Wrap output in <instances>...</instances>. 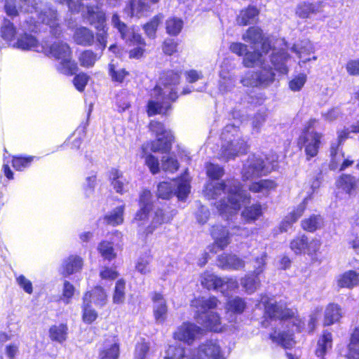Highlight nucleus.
<instances>
[{"label": "nucleus", "mask_w": 359, "mask_h": 359, "mask_svg": "<svg viewBox=\"0 0 359 359\" xmlns=\"http://www.w3.org/2000/svg\"><path fill=\"white\" fill-rule=\"evenodd\" d=\"M206 170L207 175L212 180H217L224 175L223 168L213 163H208ZM204 191L207 197L212 199L222 195H224V197L226 196V200L223 198L216 205L221 215L226 213L231 215L241 208L243 195L240 183L237 180H232L226 183L211 181L206 184Z\"/></svg>", "instance_id": "1"}, {"label": "nucleus", "mask_w": 359, "mask_h": 359, "mask_svg": "<svg viewBox=\"0 0 359 359\" xmlns=\"http://www.w3.org/2000/svg\"><path fill=\"white\" fill-rule=\"evenodd\" d=\"M180 74L169 70L161 74L158 84L151 90L147 104L149 116L166 114L171 109V103L177 98Z\"/></svg>", "instance_id": "2"}, {"label": "nucleus", "mask_w": 359, "mask_h": 359, "mask_svg": "<svg viewBox=\"0 0 359 359\" xmlns=\"http://www.w3.org/2000/svg\"><path fill=\"white\" fill-rule=\"evenodd\" d=\"M238 128V125H236V123L228 124L222 133L221 155L226 161H229L240 154H244L247 151V142L242 138Z\"/></svg>", "instance_id": "3"}, {"label": "nucleus", "mask_w": 359, "mask_h": 359, "mask_svg": "<svg viewBox=\"0 0 359 359\" xmlns=\"http://www.w3.org/2000/svg\"><path fill=\"white\" fill-rule=\"evenodd\" d=\"M42 52L59 62L57 69L60 73L72 75L77 71V65L72 60V51L67 43L55 41L50 46H44Z\"/></svg>", "instance_id": "4"}, {"label": "nucleus", "mask_w": 359, "mask_h": 359, "mask_svg": "<svg viewBox=\"0 0 359 359\" xmlns=\"http://www.w3.org/2000/svg\"><path fill=\"white\" fill-rule=\"evenodd\" d=\"M260 67L261 69L255 72L248 71L241 79V83L247 87H255L259 86H268L274 80V73L265 57L261 61H257L255 66Z\"/></svg>", "instance_id": "5"}, {"label": "nucleus", "mask_w": 359, "mask_h": 359, "mask_svg": "<svg viewBox=\"0 0 359 359\" xmlns=\"http://www.w3.org/2000/svg\"><path fill=\"white\" fill-rule=\"evenodd\" d=\"M189 192V182L185 178H180L171 182H161L158 185L157 196L162 199H168L176 195L180 200H184Z\"/></svg>", "instance_id": "6"}, {"label": "nucleus", "mask_w": 359, "mask_h": 359, "mask_svg": "<svg viewBox=\"0 0 359 359\" xmlns=\"http://www.w3.org/2000/svg\"><path fill=\"white\" fill-rule=\"evenodd\" d=\"M277 165L274 161L269 164L265 162L262 158L252 155L250 156L244 164L242 170V177L244 180H251L266 175L269 173Z\"/></svg>", "instance_id": "7"}, {"label": "nucleus", "mask_w": 359, "mask_h": 359, "mask_svg": "<svg viewBox=\"0 0 359 359\" xmlns=\"http://www.w3.org/2000/svg\"><path fill=\"white\" fill-rule=\"evenodd\" d=\"M150 130L155 133L157 140L151 143V149L154 152L166 153L170 151L173 141V135L170 130H166L164 126L158 121H151Z\"/></svg>", "instance_id": "8"}, {"label": "nucleus", "mask_w": 359, "mask_h": 359, "mask_svg": "<svg viewBox=\"0 0 359 359\" xmlns=\"http://www.w3.org/2000/svg\"><path fill=\"white\" fill-rule=\"evenodd\" d=\"M315 122L316 121H311L306 130L299 138V144L304 147L308 159L318 154L322 138V134L311 130Z\"/></svg>", "instance_id": "9"}, {"label": "nucleus", "mask_w": 359, "mask_h": 359, "mask_svg": "<svg viewBox=\"0 0 359 359\" xmlns=\"http://www.w3.org/2000/svg\"><path fill=\"white\" fill-rule=\"evenodd\" d=\"M107 295L101 287H96L91 292H86L83 298V314H95L94 306H102L106 304Z\"/></svg>", "instance_id": "10"}, {"label": "nucleus", "mask_w": 359, "mask_h": 359, "mask_svg": "<svg viewBox=\"0 0 359 359\" xmlns=\"http://www.w3.org/2000/svg\"><path fill=\"white\" fill-rule=\"evenodd\" d=\"M320 245V240L314 238L309 241L305 235H302L297 236L290 242V248L297 255L303 252L313 255L319 250Z\"/></svg>", "instance_id": "11"}, {"label": "nucleus", "mask_w": 359, "mask_h": 359, "mask_svg": "<svg viewBox=\"0 0 359 359\" xmlns=\"http://www.w3.org/2000/svg\"><path fill=\"white\" fill-rule=\"evenodd\" d=\"M242 39L249 43L255 50L257 44H262V53L264 57H266L268 52L271 50V44L267 39H264L262 30L257 27H251L243 34Z\"/></svg>", "instance_id": "12"}, {"label": "nucleus", "mask_w": 359, "mask_h": 359, "mask_svg": "<svg viewBox=\"0 0 359 359\" xmlns=\"http://www.w3.org/2000/svg\"><path fill=\"white\" fill-rule=\"evenodd\" d=\"M205 334V331L201 327L194 323H186L182 325L176 332V337L189 345L195 340L200 339Z\"/></svg>", "instance_id": "13"}, {"label": "nucleus", "mask_w": 359, "mask_h": 359, "mask_svg": "<svg viewBox=\"0 0 359 359\" xmlns=\"http://www.w3.org/2000/svg\"><path fill=\"white\" fill-rule=\"evenodd\" d=\"M230 50L239 56L244 55L243 63L245 67H250L255 66L257 61H261L264 57L259 50H255L253 52L248 51V46L242 43H233L230 46Z\"/></svg>", "instance_id": "14"}, {"label": "nucleus", "mask_w": 359, "mask_h": 359, "mask_svg": "<svg viewBox=\"0 0 359 359\" xmlns=\"http://www.w3.org/2000/svg\"><path fill=\"white\" fill-rule=\"evenodd\" d=\"M224 359L217 340L205 341L198 346V356L191 359Z\"/></svg>", "instance_id": "15"}, {"label": "nucleus", "mask_w": 359, "mask_h": 359, "mask_svg": "<svg viewBox=\"0 0 359 359\" xmlns=\"http://www.w3.org/2000/svg\"><path fill=\"white\" fill-rule=\"evenodd\" d=\"M140 210L136 213L134 221L138 226L144 225L148 219L149 214L151 210V194L148 190L142 191L140 196Z\"/></svg>", "instance_id": "16"}, {"label": "nucleus", "mask_w": 359, "mask_h": 359, "mask_svg": "<svg viewBox=\"0 0 359 359\" xmlns=\"http://www.w3.org/2000/svg\"><path fill=\"white\" fill-rule=\"evenodd\" d=\"M221 304L217 297L210 296L208 297H201L191 301V306L196 309L198 314H205L213 312Z\"/></svg>", "instance_id": "17"}, {"label": "nucleus", "mask_w": 359, "mask_h": 359, "mask_svg": "<svg viewBox=\"0 0 359 359\" xmlns=\"http://www.w3.org/2000/svg\"><path fill=\"white\" fill-rule=\"evenodd\" d=\"M259 306L264 308V314H290L284 302H278L275 299L266 296L262 297Z\"/></svg>", "instance_id": "18"}, {"label": "nucleus", "mask_w": 359, "mask_h": 359, "mask_svg": "<svg viewBox=\"0 0 359 359\" xmlns=\"http://www.w3.org/2000/svg\"><path fill=\"white\" fill-rule=\"evenodd\" d=\"M277 184L272 180H261L253 182L249 186V190L253 193L257 194L258 197H266L271 191H275Z\"/></svg>", "instance_id": "19"}, {"label": "nucleus", "mask_w": 359, "mask_h": 359, "mask_svg": "<svg viewBox=\"0 0 359 359\" xmlns=\"http://www.w3.org/2000/svg\"><path fill=\"white\" fill-rule=\"evenodd\" d=\"M324 5L322 3H306L299 4L296 8V14L301 18H309L313 15L323 13Z\"/></svg>", "instance_id": "20"}, {"label": "nucleus", "mask_w": 359, "mask_h": 359, "mask_svg": "<svg viewBox=\"0 0 359 359\" xmlns=\"http://www.w3.org/2000/svg\"><path fill=\"white\" fill-rule=\"evenodd\" d=\"M217 265L224 269L239 270L245 266V262L236 255L224 253L218 257Z\"/></svg>", "instance_id": "21"}, {"label": "nucleus", "mask_w": 359, "mask_h": 359, "mask_svg": "<svg viewBox=\"0 0 359 359\" xmlns=\"http://www.w3.org/2000/svg\"><path fill=\"white\" fill-rule=\"evenodd\" d=\"M289 58V55L285 51L281 50L272 53L270 62L276 71L282 74H287L288 72L287 62Z\"/></svg>", "instance_id": "22"}, {"label": "nucleus", "mask_w": 359, "mask_h": 359, "mask_svg": "<svg viewBox=\"0 0 359 359\" xmlns=\"http://www.w3.org/2000/svg\"><path fill=\"white\" fill-rule=\"evenodd\" d=\"M197 322L201 325V327L205 332L208 330L214 332L222 330L219 316H198Z\"/></svg>", "instance_id": "23"}, {"label": "nucleus", "mask_w": 359, "mask_h": 359, "mask_svg": "<svg viewBox=\"0 0 359 359\" xmlns=\"http://www.w3.org/2000/svg\"><path fill=\"white\" fill-rule=\"evenodd\" d=\"M17 47L22 50H33L41 52L44 50V46L41 45L37 39L32 35L25 34L21 36L16 43Z\"/></svg>", "instance_id": "24"}, {"label": "nucleus", "mask_w": 359, "mask_h": 359, "mask_svg": "<svg viewBox=\"0 0 359 359\" xmlns=\"http://www.w3.org/2000/svg\"><path fill=\"white\" fill-rule=\"evenodd\" d=\"M82 266V259L76 255H71L63 261L62 273L65 276H69L79 271Z\"/></svg>", "instance_id": "25"}, {"label": "nucleus", "mask_w": 359, "mask_h": 359, "mask_svg": "<svg viewBox=\"0 0 359 359\" xmlns=\"http://www.w3.org/2000/svg\"><path fill=\"white\" fill-rule=\"evenodd\" d=\"M86 18L95 29H102L106 25L105 13L98 7H87Z\"/></svg>", "instance_id": "26"}, {"label": "nucleus", "mask_w": 359, "mask_h": 359, "mask_svg": "<svg viewBox=\"0 0 359 359\" xmlns=\"http://www.w3.org/2000/svg\"><path fill=\"white\" fill-rule=\"evenodd\" d=\"M95 36L89 29L80 27L76 29L74 34V41L81 46H90L94 43Z\"/></svg>", "instance_id": "27"}, {"label": "nucleus", "mask_w": 359, "mask_h": 359, "mask_svg": "<svg viewBox=\"0 0 359 359\" xmlns=\"http://www.w3.org/2000/svg\"><path fill=\"white\" fill-rule=\"evenodd\" d=\"M40 18L43 23L50 26L51 29L50 32H53V34L56 36L60 34L61 29L57 22L58 20L56 11L48 8L47 11L41 13Z\"/></svg>", "instance_id": "28"}, {"label": "nucleus", "mask_w": 359, "mask_h": 359, "mask_svg": "<svg viewBox=\"0 0 359 359\" xmlns=\"http://www.w3.org/2000/svg\"><path fill=\"white\" fill-rule=\"evenodd\" d=\"M211 233L215 240V245L220 250H223L229 244V233L224 227L222 226H213Z\"/></svg>", "instance_id": "29"}, {"label": "nucleus", "mask_w": 359, "mask_h": 359, "mask_svg": "<svg viewBox=\"0 0 359 359\" xmlns=\"http://www.w3.org/2000/svg\"><path fill=\"white\" fill-rule=\"evenodd\" d=\"M359 284V273L355 271H348L339 276L337 285L339 287L353 288Z\"/></svg>", "instance_id": "30"}, {"label": "nucleus", "mask_w": 359, "mask_h": 359, "mask_svg": "<svg viewBox=\"0 0 359 359\" xmlns=\"http://www.w3.org/2000/svg\"><path fill=\"white\" fill-rule=\"evenodd\" d=\"M149 6L142 0H132L128 7L125 8V12L130 17L140 18L146 14Z\"/></svg>", "instance_id": "31"}, {"label": "nucleus", "mask_w": 359, "mask_h": 359, "mask_svg": "<svg viewBox=\"0 0 359 359\" xmlns=\"http://www.w3.org/2000/svg\"><path fill=\"white\" fill-rule=\"evenodd\" d=\"M292 49L298 55L302 62L310 61L311 59L306 56L314 53V47L309 40L302 41L300 44L294 45Z\"/></svg>", "instance_id": "32"}, {"label": "nucleus", "mask_w": 359, "mask_h": 359, "mask_svg": "<svg viewBox=\"0 0 359 359\" xmlns=\"http://www.w3.org/2000/svg\"><path fill=\"white\" fill-rule=\"evenodd\" d=\"M111 185L117 193L123 194L128 190V182L121 172L112 170L110 174Z\"/></svg>", "instance_id": "33"}, {"label": "nucleus", "mask_w": 359, "mask_h": 359, "mask_svg": "<svg viewBox=\"0 0 359 359\" xmlns=\"http://www.w3.org/2000/svg\"><path fill=\"white\" fill-rule=\"evenodd\" d=\"M119 355V346L115 339L106 341L104 346L100 353V359H117Z\"/></svg>", "instance_id": "34"}, {"label": "nucleus", "mask_w": 359, "mask_h": 359, "mask_svg": "<svg viewBox=\"0 0 359 359\" xmlns=\"http://www.w3.org/2000/svg\"><path fill=\"white\" fill-rule=\"evenodd\" d=\"M258 14L259 11L256 8L250 6L241 11L237 18V22L241 25L252 24L257 21Z\"/></svg>", "instance_id": "35"}, {"label": "nucleus", "mask_w": 359, "mask_h": 359, "mask_svg": "<svg viewBox=\"0 0 359 359\" xmlns=\"http://www.w3.org/2000/svg\"><path fill=\"white\" fill-rule=\"evenodd\" d=\"M311 196L306 197L303 201L297 205V207L290 212L285 218L284 223L291 225L296 222L297 219L302 215L306 208L308 201L310 200Z\"/></svg>", "instance_id": "36"}, {"label": "nucleus", "mask_w": 359, "mask_h": 359, "mask_svg": "<svg viewBox=\"0 0 359 359\" xmlns=\"http://www.w3.org/2000/svg\"><path fill=\"white\" fill-rule=\"evenodd\" d=\"M332 334L327 331L324 332L323 337L318 341V347L316 351V355L319 358H323L327 351L332 348Z\"/></svg>", "instance_id": "37"}, {"label": "nucleus", "mask_w": 359, "mask_h": 359, "mask_svg": "<svg viewBox=\"0 0 359 359\" xmlns=\"http://www.w3.org/2000/svg\"><path fill=\"white\" fill-rule=\"evenodd\" d=\"M121 34V38L126 42L130 44H140L144 45L143 39L140 34H139L133 27H128L127 26L125 29L119 32Z\"/></svg>", "instance_id": "38"}, {"label": "nucleus", "mask_w": 359, "mask_h": 359, "mask_svg": "<svg viewBox=\"0 0 359 359\" xmlns=\"http://www.w3.org/2000/svg\"><path fill=\"white\" fill-rule=\"evenodd\" d=\"M359 181L354 177L345 175H342L337 182V186L348 194H351L356 189Z\"/></svg>", "instance_id": "39"}, {"label": "nucleus", "mask_w": 359, "mask_h": 359, "mask_svg": "<svg viewBox=\"0 0 359 359\" xmlns=\"http://www.w3.org/2000/svg\"><path fill=\"white\" fill-rule=\"evenodd\" d=\"M238 287V283L236 279L225 277L221 278V283H219L217 290L224 296H229Z\"/></svg>", "instance_id": "40"}, {"label": "nucleus", "mask_w": 359, "mask_h": 359, "mask_svg": "<svg viewBox=\"0 0 359 359\" xmlns=\"http://www.w3.org/2000/svg\"><path fill=\"white\" fill-rule=\"evenodd\" d=\"M124 205L114 208L104 217V222L109 225L116 226L123 222Z\"/></svg>", "instance_id": "41"}, {"label": "nucleus", "mask_w": 359, "mask_h": 359, "mask_svg": "<svg viewBox=\"0 0 359 359\" xmlns=\"http://www.w3.org/2000/svg\"><path fill=\"white\" fill-rule=\"evenodd\" d=\"M323 225V218L320 215H312L302 221V226L304 230L314 232L320 229Z\"/></svg>", "instance_id": "42"}, {"label": "nucleus", "mask_w": 359, "mask_h": 359, "mask_svg": "<svg viewBox=\"0 0 359 359\" xmlns=\"http://www.w3.org/2000/svg\"><path fill=\"white\" fill-rule=\"evenodd\" d=\"M241 284L247 293L252 294L259 287L260 280L257 274L248 275L241 279Z\"/></svg>", "instance_id": "43"}, {"label": "nucleus", "mask_w": 359, "mask_h": 359, "mask_svg": "<svg viewBox=\"0 0 359 359\" xmlns=\"http://www.w3.org/2000/svg\"><path fill=\"white\" fill-rule=\"evenodd\" d=\"M201 283L208 290H217L219 283H221V278L213 273L205 272L201 276Z\"/></svg>", "instance_id": "44"}, {"label": "nucleus", "mask_w": 359, "mask_h": 359, "mask_svg": "<svg viewBox=\"0 0 359 359\" xmlns=\"http://www.w3.org/2000/svg\"><path fill=\"white\" fill-rule=\"evenodd\" d=\"M262 215V206L259 204L247 207L242 212V216L247 222H253Z\"/></svg>", "instance_id": "45"}, {"label": "nucleus", "mask_w": 359, "mask_h": 359, "mask_svg": "<svg viewBox=\"0 0 359 359\" xmlns=\"http://www.w3.org/2000/svg\"><path fill=\"white\" fill-rule=\"evenodd\" d=\"M98 251L101 256L109 261L116 258V253L114 252L113 244L108 241H102L98 245Z\"/></svg>", "instance_id": "46"}, {"label": "nucleus", "mask_w": 359, "mask_h": 359, "mask_svg": "<svg viewBox=\"0 0 359 359\" xmlns=\"http://www.w3.org/2000/svg\"><path fill=\"white\" fill-rule=\"evenodd\" d=\"M154 303V314H165L167 305L165 299L160 293L154 292L151 297Z\"/></svg>", "instance_id": "47"}, {"label": "nucleus", "mask_w": 359, "mask_h": 359, "mask_svg": "<svg viewBox=\"0 0 359 359\" xmlns=\"http://www.w3.org/2000/svg\"><path fill=\"white\" fill-rule=\"evenodd\" d=\"M330 168L332 170H336L339 168L340 162L344 159V154L339 149V146L335 143L332 144L330 147Z\"/></svg>", "instance_id": "48"}, {"label": "nucleus", "mask_w": 359, "mask_h": 359, "mask_svg": "<svg viewBox=\"0 0 359 359\" xmlns=\"http://www.w3.org/2000/svg\"><path fill=\"white\" fill-rule=\"evenodd\" d=\"M67 330V326L63 324L52 326L49 330L50 337L52 340L61 343L66 339Z\"/></svg>", "instance_id": "49"}, {"label": "nucleus", "mask_w": 359, "mask_h": 359, "mask_svg": "<svg viewBox=\"0 0 359 359\" xmlns=\"http://www.w3.org/2000/svg\"><path fill=\"white\" fill-rule=\"evenodd\" d=\"M170 218L169 216L165 215L161 209H158L154 212V215L152 217L151 226L147 229L148 233H152L153 231L158 226L163 223L168 222Z\"/></svg>", "instance_id": "50"}, {"label": "nucleus", "mask_w": 359, "mask_h": 359, "mask_svg": "<svg viewBox=\"0 0 359 359\" xmlns=\"http://www.w3.org/2000/svg\"><path fill=\"white\" fill-rule=\"evenodd\" d=\"M219 90L227 92L231 90L235 85V79L232 75L224 71L220 72Z\"/></svg>", "instance_id": "51"}, {"label": "nucleus", "mask_w": 359, "mask_h": 359, "mask_svg": "<svg viewBox=\"0 0 359 359\" xmlns=\"http://www.w3.org/2000/svg\"><path fill=\"white\" fill-rule=\"evenodd\" d=\"M246 307V303L241 297H236L229 299L226 303V309L228 311L242 313Z\"/></svg>", "instance_id": "52"}, {"label": "nucleus", "mask_w": 359, "mask_h": 359, "mask_svg": "<svg viewBox=\"0 0 359 359\" xmlns=\"http://www.w3.org/2000/svg\"><path fill=\"white\" fill-rule=\"evenodd\" d=\"M97 59V55L90 50L83 51L79 57L80 65L86 68L93 67Z\"/></svg>", "instance_id": "53"}, {"label": "nucleus", "mask_w": 359, "mask_h": 359, "mask_svg": "<svg viewBox=\"0 0 359 359\" xmlns=\"http://www.w3.org/2000/svg\"><path fill=\"white\" fill-rule=\"evenodd\" d=\"M163 20V16L158 15L154 16L150 22L144 25V30L146 34L149 37L154 39L156 37V32L160 23Z\"/></svg>", "instance_id": "54"}, {"label": "nucleus", "mask_w": 359, "mask_h": 359, "mask_svg": "<svg viewBox=\"0 0 359 359\" xmlns=\"http://www.w3.org/2000/svg\"><path fill=\"white\" fill-rule=\"evenodd\" d=\"M272 340L285 348H290L294 344V341L290 334L286 332H280L271 336Z\"/></svg>", "instance_id": "55"}, {"label": "nucleus", "mask_w": 359, "mask_h": 359, "mask_svg": "<svg viewBox=\"0 0 359 359\" xmlns=\"http://www.w3.org/2000/svg\"><path fill=\"white\" fill-rule=\"evenodd\" d=\"M183 26L182 20L176 18H170L166 22V30L170 35H177Z\"/></svg>", "instance_id": "56"}, {"label": "nucleus", "mask_w": 359, "mask_h": 359, "mask_svg": "<svg viewBox=\"0 0 359 359\" xmlns=\"http://www.w3.org/2000/svg\"><path fill=\"white\" fill-rule=\"evenodd\" d=\"M109 72L112 80L118 83H122L128 74L124 69H117L113 63L109 65Z\"/></svg>", "instance_id": "57"}, {"label": "nucleus", "mask_w": 359, "mask_h": 359, "mask_svg": "<svg viewBox=\"0 0 359 359\" xmlns=\"http://www.w3.org/2000/svg\"><path fill=\"white\" fill-rule=\"evenodd\" d=\"M34 156L22 157L14 156L12 161L13 167L16 170L21 171L29 166L34 159Z\"/></svg>", "instance_id": "58"}, {"label": "nucleus", "mask_w": 359, "mask_h": 359, "mask_svg": "<svg viewBox=\"0 0 359 359\" xmlns=\"http://www.w3.org/2000/svg\"><path fill=\"white\" fill-rule=\"evenodd\" d=\"M15 34V29L13 27V23H11L9 20H4L1 27L2 37L5 40L11 41L13 39Z\"/></svg>", "instance_id": "59"}, {"label": "nucleus", "mask_w": 359, "mask_h": 359, "mask_svg": "<svg viewBox=\"0 0 359 359\" xmlns=\"http://www.w3.org/2000/svg\"><path fill=\"white\" fill-rule=\"evenodd\" d=\"M307 77L305 74H299L289 82V88L292 91H299L304 86Z\"/></svg>", "instance_id": "60"}, {"label": "nucleus", "mask_w": 359, "mask_h": 359, "mask_svg": "<svg viewBox=\"0 0 359 359\" xmlns=\"http://www.w3.org/2000/svg\"><path fill=\"white\" fill-rule=\"evenodd\" d=\"M161 168L164 171L173 172L179 168L178 162L172 157H163Z\"/></svg>", "instance_id": "61"}, {"label": "nucleus", "mask_w": 359, "mask_h": 359, "mask_svg": "<svg viewBox=\"0 0 359 359\" xmlns=\"http://www.w3.org/2000/svg\"><path fill=\"white\" fill-rule=\"evenodd\" d=\"M151 259L149 257H140L135 264L136 270L141 274H148L151 272L149 264Z\"/></svg>", "instance_id": "62"}, {"label": "nucleus", "mask_w": 359, "mask_h": 359, "mask_svg": "<svg viewBox=\"0 0 359 359\" xmlns=\"http://www.w3.org/2000/svg\"><path fill=\"white\" fill-rule=\"evenodd\" d=\"M124 289H125V282L123 280H119L117 281L115 287L114 294L113 297V300L114 303H121L124 299Z\"/></svg>", "instance_id": "63"}, {"label": "nucleus", "mask_w": 359, "mask_h": 359, "mask_svg": "<svg viewBox=\"0 0 359 359\" xmlns=\"http://www.w3.org/2000/svg\"><path fill=\"white\" fill-rule=\"evenodd\" d=\"M89 80V76L85 73H81L75 76L73 80L75 88L80 92L84 90Z\"/></svg>", "instance_id": "64"}]
</instances>
